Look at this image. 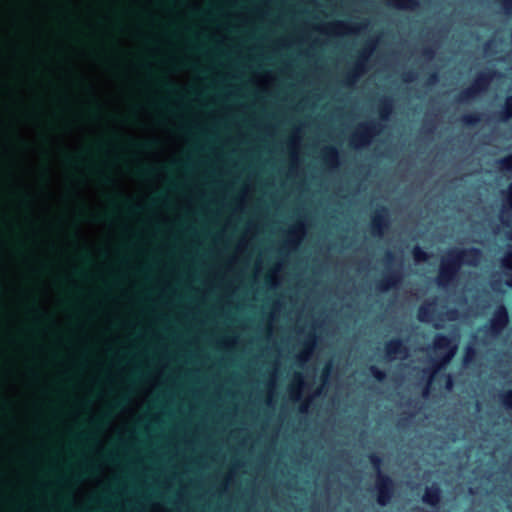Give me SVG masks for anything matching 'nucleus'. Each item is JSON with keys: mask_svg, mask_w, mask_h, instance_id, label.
Masks as SVG:
<instances>
[{"mask_svg": "<svg viewBox=\"0 0 512 512\" xmlns=\"http://www.w3.org/2000/svg\"><path fill=\"white\" fill-rule=\"evenodd\" d=\"M390 224L389 210L386 206H378L371 215L370 233L372 236L381 237Z\"/></svg>", "mask_w": 512, "mask_h": 512, "instance_id": "7", "label": "nucleus"}, {"mask_svg": "<svg viewBox=\"0 0 512 512\" xmlns=\"http://www.w3.org/2000/svg\"><path fill=\"white\" fill-rule=\"evenodd\" d=\"M413 257L417 262H424L428 259V254L420 246H415L412 250Z\"/></svg>", "mask_w": 512, "mask_h": 512, "instance_id": "21", "label": "nucleus"}, {"mask_svg": "<svg viewBox=\"0 0 512 512\" xmlns=\"http://www.w3.org/2000/svg\"><path fill=\"white\" fill-rule=\"evenodd\" d=\"M500 401L506 408H512V390L500 394Z\"/></svg>", "mask_w": 512, "mask_h": 512, "instance_id": "23", "label": "nucleus"}, {"mask_svg": "<svg viewBox=\"0 0 512 512\" xmlns=\"http://www.w3.org/2000/svg\"><path fill=\"white\" fill-rule=\"evenodd\" d=\"M300 411H301V412H306V411H307V405H306V404L302 405V406L300 407Z\"/></svg>", "mask_w": 512, "mask_h": 512, "instance_id": "38", "label": "nucleus"}, {"mask_svg": "<svg viewBox=\"0 0 512 512\" xmlns=\"http://www.w3.org/2000/svg\"><path fill=\"white\" fill-rule=\"evenodd\" d=\"M508 237H509L510 239H512V232L508 235Z\"/></svg>", "mask_w": 512, "mask_h": 512, "instance_id": "46", "label": "nucleus"}, {"mask_svg": "<svg viewBox=\"0 0 512 512\" xmlns=\"http://www.w3.org/2000/svg\"><path fill=\"white\" fill-rule=\"evenodd\" d=\"M461 122L466 126H474L480 122V115L478 113H469L461 117Z\"/></svg>", "mask_w": 512, "mask_h": 512, "instance_id": "20", "label": "nucleus"}, {"mask_svg": "<svg viewBox=\"0 0 512 512\" xmlns=\"http://www.w3.org/2000/svg\"><path fill=\"white\" fill-rule=\"evenodd\" d=\"M498 167L503 172L512 171V154L504 156L497 161Z\"/></svg>", "mask_w": 512, "mask_h": 512, "instance_id": "19", "label": "nucleus"}, {"mask_svg": "<svg viewBox=\"0 0 512 512\" xmlns=\"http://www.w3.org/2000/svg\"><path fill=\"white\" fill-rule=\"evenodd\" d=\"M393 110V100L390 97H382L378 102V113L382 120H387Z\"/></svg>", "mask_w": 512, "mask_h": 512, "instance_id": "16", "label": "nucleus"}, {"mask_svg": "<svg viewBox=\"0 0 512 512\" xmlns=\"http://www.w3.org/2000/svg\"><path fill=\"white\" fill-rule=\"evenodd\" d=\"M421 54L425 59L431 60L435 56V50L432 47H424Z\"/></svg>", "mask_w": 512, "mask_h": 512, "instance_id": "26", "label": "nucleus"}, {"mask_svg": "<svg viewBox=\"0 0 512 512\" xmlns=\"http://www.w3.org/2000/svg\"><path fill=\"white\" fill-rule=\"evenodd\" d=\"M369 462L372 467L377 471L375 481L376 501L380 506H387L395 493V483L392 477L381 471L383 464L382 457L377 453H370L368 455Z\"/></svg>", "mask_w": 512, "mask_h": 512, "instance_id": "3", "label": "nucleus"}, {"mask_svg": "<svg viewBox=\"0 0 512 512\" xmlns=\"http://www.w3.org/2000/svg\"><path fill=\"white\" fill-rule=\"evenodd\" d=\"M496 118L500 122H507L512 119V95L505 98L502 108L496 113Z\"/></svg>", "mask_w": 512, "mask_h": 512, "instance_id": "15", "label": "nucleus"}, {"mask_svg": "<svg viewBox=\"0 0 512 512\" xmlns=\"http://www.w3.org/2000/svg\"><path fill=\"white\" fill-rule=\"evenodd\" d=\"M481 256V250L476 247L449 250L447 255L441 260L439 272L436 277L437 285L441 288L449 286L457 277L463 263L475 266Z\"/></svg>", "mask_w": 512, "mask_h": 512, "instance_id": "1", "label": "nucleus"}, {"mask_svg": "<svg viewBox=\"0 0 512 512\" xmlns=\"http://www.w3.org/2000/svg\"><path fill=\"white\" fill-rule=\"evenodd\" d=\"M315 340H316L315 335L310 334V335L308 336V339H307V341L305 342V346H306V348H307V350H308V351H307V352H305V353H302V354L299 356V359H301V360H306V356H307L308 352H309V351L312 349V347L314 346V344H315Z\"/></svg>", "mask_w": 512, "mask_h": 512, "instance_id": "24", "label": "nucleus"}, {"mask_svg": "<svg viewBox=\"0 0 512 512\" xmlns=\"http://www.w3.org/2000/svg\"><path fill=\"white\" fill-rule=\"evenodd\" d=\"M501 264L504 268V274L507 278L505 284L507 287L512 288V246L511 249L507 251L502 258Z\"/></svg>", "mask_w": 512, "mask_h": 512, "instance_id": "13", "label": "nucleus"}, {"mask_svg": "<svg viewBox=\"0 0 512 512\" xmlns=\"http://www.w3.org/2000/svg\"><path fill=\"white\" fill-rule=\"evenodd\" d=\"M393 7L401 9H415L419 6L418 0H386Z\"/></svg>", "mask_w": 512, "mask_h": 512, "instance_id": "17", "label": "nucleus"}, {"mask_svg": "<svg viewBox=\"0 0 512 512\" xmlns=\"http://www.w3.org/2000/svg\"><path fill=\"white\" fill-rule=\"evenodd\" d=\"M508 209H512V182L509 184L507 191L504 192L503 207L501 210L502 216Z\"/></svg>", "mask_w": 512, "mask_h": 512, "instance_id": "18", "label": "nucleus"}, {"mask_svg": "<svg viewBox=\"0 0 512 512\" xmlns=\"http://www.w3.org/2000/svg\"><path fill=\"white\" fill-rule=\"evenodd\" d=\"M434 327H435V328H440V325H439V324H437V323H435V324H434Z\"/></svg>", "mask_w": 512, "mask_h": 512, "instance_id": "43", "label": "nucleus"}, {"mask_svg": "<svg viewBox=\"0 0 512 512\" xmlns=\"http://www.w3.org/2000/svg\"><path fill=\"white\" fill-rule=\"evenodd\" d=\"M136 146L140 149H148L152 146V142L146 141V142L136 143Z\"/></svg>", "mask_w": 512, "mask_h": 512, "instance_id": "34", "label": "nucleus"}, {"mask_svg": "<svg viewBox=\"0 0 512 512\" xmlns=\"http://www.w3.org/2000/svg\"><path fill=\"white\" fill-rule=\"evenodd\" d=\"M476 355V351L473 347H467L463 356V362L468 364L472 358Z\"/></svg>", "mask_w": 512, "mask_h": 512, "instance_id": "25", "label": "nucleus"}, {"mask_svg": "<svg viewBox=\"0 0 512 512\" xmlns=\"http://www.w3.org/2000/svg\"><path fill=\"white\" fill-rule=\"evenodd\" d=\"M122 406V400L121 401H117L113 404V408L115 409H118Z\"/></svg>", "mask_w": 512, "mask_h": 512, "instance_id": "37", "label": "nucleus"}, {"mask_svg": "<svg viewBox=\"0 0 512 512\" xmlns=\"http://www.w3.org/2000/svg\"><path fill=\"white\" fill-rule=\"evenodd\" d=\"M375 46L374 42H367L362 51L358 54V58L354 63L353 67L347 71L344 76L343 83L347 86H351L356 82L358 77L365 70V63L368 60V56L371 54Z\"/></svg>", "mask_w": 512, "mask_h": 512, "instance_id": "6", "label": "nucleus"}, {"mask_svg": "<svg viewBox=\"0 0 512 512\" xmlns=\"http://www.w3.org/2000/svg\"><path fill=\"white\" fill-rule=\"evenodd\" d=\"M506 10L512 9V0H499Z\"/></svg>", "mask_w": 512, "mask_h": 512, "instance_id": "35", "label": "nucleus"}, {"mask_svg": "<svg viewBox=\"0 0 512 512\" xmlns=\"http://www.w3.org/2000/svg\"><path fill=\"white\" fill-rule=\"evenodd\" d=\"M101 179H102V181H103L104 183H108V181H109V178H108V177H106V176H103Z\"/></svg>", "mask_w": 512, "mask_h": 512, "instance_id": "39", "label": "nucleus"}, {"mask_svg": "<svg viewBox=\"0 0 512 512\" xmlns=\"http://www.w3.org/2000/svg\"><path fill=\"white\" fill-rule=\"evenodd\" d=\"M85 260H86L87 262H89V261H90V258H89L88 256H85Z\"/></svg>", "mask_w": 512, "mask_h": 512, "instance_id": "44", "label": "nucleus"}, {"mask_svg": "<svg viewBox=\"0 0 512 512\" xmlns=\"http://www.w3.org/2000/svg\"><path fill=\"white\" fill-rule=\"evenodd\" d=\"M433 345L439 356L438 359L433 363L432 372L429 375L426 387L423 391L424 396L428 395L429 393L431 381L434 375L451 362L457 350V344L455 341L445 334H436L434 337Z\"/></svg>", "mask_w": 512, "mask_h": 512, "instance_id": "2", "label": "nucleus"}, {"mask_svg": "<svg viewBox=\"0 0 512 512\" xmlns=\"http://www.w3.org/2000/svg\"><path fill=\"white\" fill-rule=\"evenodd\" d=\"M437 80H438V74L436 72H432L429 74V76H428L429 84H434L437 82Z\"/></svg>", "mask_w": 512, "mask_h": 512, "instance_id": "33", "label": "nucleus"}, {"mask_svg": "<svg viewBox=\"0 0 512 512\" xmlns=\"http://www.w3.org/2000/svg\"><path fill=\"white\" fill-rule=\"evenodd\" d=\"M381 124L377 121H371L360 126V130L357 131L351 140V144L354 147L365 146L370 143L371 138L378 134L381 130Z\"/></svg>", "mask_w": 512, "mask_h": 512, "instance_id": "8", "label": "nucleus"}, {"mask_svg": "<svg viewBox=\"0 0 512 512\" xmlns=\"http://www.w3.org/2000/svg\"><path fill=\"white\" fill-rule=\"evenodd\" d=\"M456 313H457V312H456V310L452 309V310H449V311L447 312V316H448V318H449V319H451V320H452V319H455V317H456Z\"/></svg>", "mask_w": 512, "mask_h": 512, "instance_id": "36", "label": "nucleus"}, {"mask_svg": "<svg viewBox=\"0 0 512 512\" xmlns=\"http://www.w3.org/2000/svg\"><path fill=\"white\" fill-rule=\"evenodd\" d=\"M297 230H302V226H298V227H296V228H295V230H292V232H291V233H295Z\"/></svg>", "mask_w": 512, "mask_h": 512, "instance_id": "40", "label": "nucleus"}, {"mask_svg": "<svg viewBox=\"0 0 512 512\" xmlns=\"http://www.w3.org/2000/svg\"><path fill=\"white\" fill-rule=\"evenodd\" d=\"M395 260V255L392 251H386L385 252V255H384V262L387 264V265H390L394 262Z\"/></svg>", "mask_w": 512, "mask_h": 512, "instance_id": "30", "label": "nucleus"}, {"mask_svg": "<svg viewBox=\"0 0 512 512\" xmlns=\"http://www.w3.org/2000/svg\"><path fill=\"white\" fill-rule=\"evenodd\" d=\"M337 26L338 27H344V24L343 23H338Z\"/></svg>", "mask_w": 512, "mask_h": 512, "instance_id": "42", "label": "nucleus"}, {"mask_svg": "<svg viewBox=\"0 0 512 512\" xmlns=\"http://www.w3.org/2000/svg\"><path fill=\"white\" fill-rule=\"evenodd\" d=\"M445 378H446V384H445L446 388L447 389H451L453 387V384H454V380H453L452 375L451 374H447L445 376Z\"/></svg>", "mask_w": 512, "mask_h": 512, "instance_id": "32", "label": "nucleus"}, {"mask_svg": "<svg viewBox=\"0 0 512 512\" xmlns=\"http://www.w3.org/2000/svg\"><path fill=\"white\" fill-rule=\"evenodd\" d=\"M366 27H367V22H365V23H363V24L361 25V28H366Z\"/></svg>", "mask_w": 512, "mask_h": 512, "instance_id": "41", "label": "nucleus"}, {"mask_svg": "<svg viewBox=\"0 0 512 512\" xmlns=\"http://www.w3.org/2000/svg\"><path fill=\"white\" fill-rule=\"evenodd\" d=\"M402 274L399 270L390 269L377 281L376 288L380 292H387L395 288L401 281Z\"/></svg>", "mask_w": 512, "mask_h": 512, "instance_id": "9", "label": "nucleus"}, {"mask_svg": "<svg viewBox=\"0 0 512 512\" xmlns=\"http://www.w3.org/2000/svg\"><path fill=\"white\" fill-rule=\"evenodd\" d=\"M509 324V312L504 304H499L493 311L489 322L483 326L485 336L499 337Z\"/></svg>", "mask_w": 512, "mask_h": 512, "instance_id": "5", "label": "nucleus"}, {"mask_svg": "<svg viewBox=\"0 0 512 512\" xmlns=\"http://www.w3.org/2000/svg\"><path fill=\"white\" fill-rule=\"evenodd\" d=\"M441 499L442 490L437 483H433L432 485L425 488L422 496V501L424 504L432 508H438L440 506Z\"/></svg>", "mask_w": 512, "mask_h": 512, "instance_id": "10", "label": "nucleus"}, {"mask_svg": "<svg viewBox=\"0 0 512 512\" xmlns=\"http://www.w3.org/2000/svg\"><path fill=\"white\" fill-rule=\"evenodd\" d=\"M155 172L154 168L144 167L139 170V174L143 177L151 176Z\"/></svg>", "mask_w": 512, "mask_h": 512, "instance_id": "31", "label": "nucleus"}, {"mask_svg": "<svg viewBox=\"0 0 512 512\" xmlns=\"http://www.w3.org/2000/svg\"><path fill=\"white\" fill-rule=\"evenodd\" d=\"M435 300L428 301L419 306L417 310V319L422 323H428L432 320L435 313Z\"/></svg>", "mask_w": 512, "mask_h": 512, "instance_id": "12", "label": "nucleus"}, {"mask_svg": "<svg viewBox=\"0 0 512 512\" xmlns=\"http://www.w3.org/2000/svg\"><path fill=\"white\" fill-rule=\"evenodd\" d=\"M369 371H370L371 375L373 376V378L378 382H383L386 378L385 371L379 369L375 365L370 366Z\"/></svg>", "mask_w": 512, "mask_h": 512, "instance_id": "22", "label": "nucleus"}, {"mask_svg": "<svg viewBox=\"0 0 512 512\" xmlns=\"http://www.w3.org/2000/svg\"><path fill=\"white\" fill-rule=\"evenodd\" d=\"M417 77V74L416 72L410 70V71H407L405 73H403L402 75V79L404 82H412L416 79Z\"/></svg>", "mask_w": 512, "mask_h": 512, "instance_id": "28", "label": "nucleus"}, {"mask_svg": "<svg viewBox=\"0 0 512 512\" xmlns=\"http://www.w3.org/2000/svg\"><path fill=\"white\" fill-rule=\"evenodd\" d=\"M159 84H160L161 88L166 91L172 92V91L176 90V87L168 81L161 80V81H159Z\"/></svg>", "mask_w": 512, "mask_h": 512, "instance_id": "29", "label": "nucleus"}, {"mask_svg": "<svg viewBox=\"0 0 512 512\" xmlns=\"http://www.w3.org/2000/svg\"><path fill=\"white\" fill-rule=\"evenodd\" d=\"M495 74L496 71L493 69L480 72L470 86L461 90L457 94L455 101L458 103H468L471 100H474L480 93L487 89Z\"/></svg>", "mask_w": 512, "mask_h": 512, "instance_id": "4", "label": "nucleus"}, {"mask_svg": "<svg viewBox=\"0 0 512 512\" xmlns=\"http://www.w3.org/2000/svg\"><path fill=\"white\" fill-rule=\"evenodd\" d=\"M322 158L324 163L327 164L329 167L334 168L337 167L339 164V152L333 146L324 148Z\"/></svg>", "mask_w": 512, "mask_h": 512, "instance_id": "14", "label": "nucleus"}, {"mask_svg": "<svg viewBox=\"0 0 512 512\" xmlns=\"http://www.w3.org/2000/svg\"><path fill=\"white\" fill-rule=\"evenodd\" d=\"M302 385H303V381H302L301 377L299 376L298 389L296 390V388L294 386L291 388V398L294 401H297L300 399L299 389Z\"/></svg>", "mask_w": 512, "mask_h": 512, "instance_id": "27", "label": "nucleus"}, {"mask_svg": "<svg viewBox=\"0 0 512 512\" xmlns=\"http://www.w3.org/2000/svg\"><path fill=\"white\" fill-rule=\"evenodd\" d=\"M385 355L388 359H394L398 355H405L407 347L401 338H392L384 345Z\"/></svg>", "mask_w": 512, "mask_h": 512, "instance_id": "11", "label": "nucleus"}, {"mask_svg": "<svg viewBox=\"0 0 512 512\" xmlns=\"http://www.w3.org/2000/svg\"><path fill=\"white\" fill-rule=\"evenodd\" d=\"M99 423H100V420H96V421L94 422V424H99Z\"/></svg>", "mask_w": 512, "mask_h": 512, "instance_id": "45", "label": "nucleus"}]
</instances>
